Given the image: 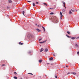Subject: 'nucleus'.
I'll use <instances>...</instances> for the list:
<instances>
[{
  "label": "nucleus",
  "instance_id": "f257e3e1",
  "mask_svg": "<svg viewBox=\"0 0 79 79\" xmlns=\"http://www.w3.org/2000/svg\"><path fill=\"white\" fill-rule=\"evenodd\" d=\"M53 22H54V23H58V20L57 18H55L53 20Z\"/></svg>",
  "mask_w": 79,
  "mask_h": 79
},
{
  "label": "nucleus",
  "instance_id": "f03ea898",
  "mask_svg": "<svg viewBox=\"0 0 79 79\" xmlns=\"http://www.w3.org/2000/svg\"><path fill=\"white\" fill-rule=\"evenodd\" d=\"M27 37L28 38H31V37H32V34H29L28 35Z\"/></svg>",
  "mask_w": 79,
  "mask_h": 79
},
{
  "label": "nucleus",
  "instance_id": "7ed1b4c3",
  "mask_svg": "<svg viewBox=\"0 0 79 79\" xmlns=\"http://www.w3.org/2000/svg\"><path fill=\"white\" fill-rule=\"evenodd\" d=\"M60 19H62V18H63V15H62V13L61 12H60Z\"/></svg>",
  "mask_w": 79,
  "mask_h": 79
},
{
  "label": "nucleus",
  "instance_id": "20e7f679",
  "mask_svg": "<svg viewBox=\"0 0 79 79\" xmlns=\"http://www.w3.org/2000/svg\"><path fill=\"white\" fill-rule=\"evenodd\" d=\"M46 41H47V40H46L43 42H40V44H44V43H45V42H46Z\"/></svg>",
  "mask_w": 79,
  "mask_h": 79
},
{
  "label": "nucleus",
  "instance_id": "39448f33",
  "mask_svg": "<svg viewBox=\"0 0 79 79\" xmlns=\"http://www.w3.org/2000/svg\"><path fill=\"white\" fill-rule=\"evenodd\" d=\"M36 31H37V32H40V30H39L38 29H37Z\"/></svg>",
  "mask_w": 79,
  "mask_h": 79
},
{
  "label": "nucleus",
  "instance_id": "423d86ee",
  "mask_svg": "<svg viewBox=\"0 0 79 79\" xmlns=\"http://www.w3.org/2000/svg\"><path fill=\"white\" fill-rule=\"evenodd\" d=\"M45 51L46 52H48V49L47 48H46L45 49Z\"/></svg>",
  "mask_w": 79,
  "mask_h": 79
},
{
  "label": "nucleus",
  "instance_id": "0eeeda50",
  "mask_svg": "<svg viewBox=\"0 0 79 79\" xmlns=\"http://www.w3.org/2000/svg\"><path fill=\"white\" fill-rule=\"evenodd\" d=\"M43 51H44V49L43 48H42L40 49V52H42Z\"/></svg>",
  "mask_w": 79,
  "mask_h": 79
},
{
  "label": "nucleus",
  "instance_id": "6e6552de",
  "mask_svg": "<svg viewBox=\"0 0 79 79\" xmlns=\"http://www.w3.org/2000/svg\"><path fill=\"white\" fill-rule=\"evenodd\" d=\"M42 27L44 30V32H45V27Z\"/></svg>",
  "mask_w": 79,
  "mask_h": 79
},
{
  "label": "nucleus",
  "instance_id": "1a4fd4ad",
  "mask_svg": "<svg viewBox=\"0 0 79 79\" xmlns=\"http://www.w3.org/2000/svg\"><path fill=\"white\" fill-rule=\"evenodd\" d=\"M53 59V57H51L49 58V60L50 61H51V60H52Z\"/></svg>",
  "mask_w": 79,
  "mask_h": 79
},
{
  "label": "nucleus",
  "instance_id": "9d476101",
  "mask_svg": "<svg viewBox=\"0 0 79 79\" xmlns=\"http://www.w3.org/2000/svg\"><path fill=\"white\" fill-rule=\"evenodd\" d=\"M62 3H63L64 6L65 7V2H64L63 1Z\"/></svg>",
  "mask_w": 79,
  "mask_h": 79
},
{
  "label": "nucleus",
  "instance_id": "9b49d317",
  "mask_svg": "<svg viewBox=\"0 0 79 79\" xmlns=\"http://www.w3.org/2000/svg\"><path fill=\"white\" fill-rule=\"evenodd\" d=\"M71 74H74V75H76V73H71Z\"/></svg>",
  "mask_w": 79,
  "mask_h": 79
},
{
  "label": "nucleus",
  "instance_id": "f8f14e48",
  "mask_svg": "<svg viewBox=\"0 0 79 79\" xmlns=\"http://www.w3.org/2000/svg\"><path fill=\"white\" fill-rule=\"evenodd\" d=\"M72 39H73V40H74V39H76V37H72L71 38Z\"/></svg>",
  "mask_w": 79,
  "mask_h": 79
},
{
  "label": "nucleus",
  "instance_id": "ddd939ff",
  "mask_svg": "<svg viewBox=\"0 0 79 79\" xmlns=\"http://www.w3.org/2000/svg\"><path fill=\"white\" fill-rule=\"evenodd\" d=\"M39 63H40L41 62H42V60H39Z\"/></svg>",
  "mask_w": 79,
  "mask_h": 79
},
{
  "label": "nucleus",
  "instance_id": "4468645a",
  "mask_svg": "<svg viewBox=\"0 0 79 79\" xmlns=\"http://www.w3.org/2000/svg\"><path fill=\"white\" fill-rule=\"evenodd\" d=\"M19 45H23V43H20V42H19Z\"/></svg>",
  "mask_w": 79,
  "mask_h": 79
},
{
  "label": "nucleus",
  "instance_id": "2eb2a0df",
  "mask_svg": "<svg viewBox=\"0 0 79 79\" xmlns=\"http://www.w3.org/2000/svg\"><path fill=\"white\" fill-rule=\"evenodd\" d=\"M67 33H68V34H69V35L71 34V33H70V32H69V31H67Z\"/></svg>",
  "mask_w": 79,
  "mask_h": 79
},
{
  "label": "nucleus",
  "instance_id": "dca6fc26",
  "mask_svg": "<svg viewBox=\"0 0 79 79\" xmlns=\"http://www.w3.org/2000/svg\"><path fill=\"white\" fill-rule=\"evenodd\" d=\"M9 3H12V1H11V0L9 1Z\"/></svg>",
  "mask_w": 79,
  "mask_h": 79
},
{
  "label": "nucleus",
  "instance_id": "f3484780",
  "mask_svg": "<svg viewBox=\"0 0 79 79\" xmlns=\"http://www.w3.org/2000/svg\"><path fill=\"white\" fill-rule=\"evenodd\" d=\"M14 78L15 79H18V77H16V76L14 77Z\"/></svg>",
  "mask_w": 79,
  "mask_h": 79
},
{
  "label": "nucleus",
  "instance_id": "a211bd4d",
  "mask_svg": "<svg viewBox=\"0 0 79 79\" xmlns=\"http://www.w3.org/2000/svg\"><path fill=\"white\" fill-rule=\"evenodd\" d=\"M69 14H72V12H71V11L69 10Z\"/></svg>",
  "mask_w": 79,
  "mask_h": 79
},
{
  "label": "nucleus",
  "instance_id": "6ab92c4d",
  "mask_svg": "<svg viewBox=\"0 0 79 79\" xmlns=\"http://www.w3.org/2000/svg\"><path fill=\"white\" fill-rule=\"evenodd\" d=\"M75 47H78V45L76 44H75Z\"/></svg>",
  "mask_w": 79,
  "mask_h": 79
},
{
  "label": "nucleus",
  "instance_id": "aec40b11",
  "mask_svg": "<svg viewBox=\"0 0 79 79\" xmlns=\"http://www.w3.org/2000/svg\"><path fill=\"white\" fill-rule=\"evenodd\" d=\"M44 5H46V6H47V4L45 3H44Z\"/></svg>",
  "mask_w": 79,
  "mask_h": 79
},
{
  "label": "nucleus",
  "instance_id": "412c9836",
  "mask_svg": "<svg viewBox=\"0 0 79 79\" xmlns=\"http://www.w3.org/2000/svg\"><path fill=\"white\" fill-rule=\"evenodd\" d=\"M23 15H24V11H23Z\"/></svg>",
  "mask_w": 79,
  "mask_h": 79
},
{
  "label": "nucleus",
  "instance_id": "4be33fe9",
  "mask_svg": "<svg viewBox=\"0 0 79 79\" xmlns=\"http://www.w3.org/2000/svg\"><path fill=\"white\" fill-rule=\"evenodd\" d=\"M28 74H31V75H33L31 73H29Z\"/></svg>",
  "mask_w": 79,
  "mask_h": 79
},
{
  "label": "nucleus",
  "instance_id": "5701e85b",
  "mask_svg": "<svg viewBox=\"0 0 79 79\" xmlns=\"http://www.w3.org/2000/svg\"><path fill=\"white\" fill-rule=\"evenodd\" d=\"M65 10L64 9H63L62 10V11H63V12H64L65 11Z\"/></svg>",
  "mask_w": 79,
  "mask_h": 79
},
{
  "label": "nucleus",
  "instance_id": "b1692460",
  "mask_svg": "<svg viewBox=\"0 0 79 79\" xmlns=\"http://www.w3.org/2000/svg\"><path fill=\"white\" fill-rule=\"evenodd\" d=\"M66 36H67V37H68L69 38L71 37H70V36H68V35H66Z\"/></svg>",
  "mask_w": 79,
  "mask_h": 79
},
{
  "label": "nucleus",
  "instance_id": "393cba45",
  "mask_svg": "<svg viewBox=\"0 0 79 79\" xmlns=\"http://www.w3.org/2000/svg\"><path fill=\"white\" fill-rule=\"evenodd\" d=\"M42 40V38L40 39L39 40V41H40V40Z\"/></svg>",
  "mask_w": 79,
  "mask_h": 79
},
{
  "label": "nucleus",
  "instance_id": "a878e982",
  "mask_svg": "<svg viewBox=\"0 0 79 79\" xmlns=\"http://www.w3.org/2000/svg\"><path fill=\"white\" fill-rule=\"evenodd\" d=\"M28 53L29 54H31V51H29V52H28Z\"/></svg>",
  "mask_w": 79,
  "mask_h": 79
},
{
  "label": "nucleus",
  "instance_id": "bb28decb",
  "mask_svg": "<svg viewBox=\"0 0 79 79\" xmlns=\"http://www.w3.org/2000/svg\"><path fill=\"white\" fill-rule=\"evenodd\" d=\"M50 15H53V13L51 12L50 13Z\"/></svg>",
  "mask_w": 79,
  "mask_h": 79
},
{
  "label": "nucleus",
  "instance_id": "cd10ccee",
  "mask_svg": "<svg viewBox=\"0 0 79 79\" xmlns=\"http://www.w3.org/2000/svg\"><path fill=\"white\" fill-rule=\"evenodd\" d=\"M71 10L73 12H74V10H73L72 9H71Z\"/></svg>",
  "mask_w": 79,
  "mask_h": 79
},
{
  "label": "nucleus",
  "instance_id": "c85d7f7f",
  "mask_svg": "<svg viewBox=\"0 0 79 79\" xmlns=\"http://www.w3.org/2000/svg\"><path fill=\"white\" fill-rule=\"evenodd\" d=\"M17 74V73H16V72H14V74Z\"/></svg>",
  "mask_w": 79,
  "mask_h": 79
},
{
  "label": "nucleus",
  "instance_id": "c756f323",
  "mask_svg": "<svg viewBox=\"0 0 79 79\" xmlns=\"http://www.w3.org/2000/svg\"><path fill=\"white\" fill-rule=\"evenodd\" d=\"M55 78H57V76L55 75Z\"/></svg>",
  "mask_w": 79,
  "mask_h": 79
},
{
  "label": "nucleus",
  "instance_id": "7c9ffc66",
  "mask_svg": "<svg viewBox=\"0 0 79 79\" xmlns=\"http://www.w3.org/2000/svg\"><path fill=\"white\" fill-rule=\"evenodd\" d=\"M33 6H35V3H33Z\"/></svg>",
  "mask_w": 79,
  "mask_h": 79
},
{
  "label": "nucleus",
  "instance_id": "2f4dec72",
  "mask_svg": "<svg viewBox=\"0 0 79 79\" xmlns=\"http://www.w3.org/2000/svg\"><path fill=\"white\" fill-rule=\"evenodd\" d=\"M36 4H39V2H36Z\"/></svg>",
  "mask_w": 79,
  "mask_h": 79
},
{
  "label": "nucleus",
  "instance_id": "473e14b6",
  "mask_svg": "<svg viewBox=\"0 0 79 79\" xmlns=\"http://www.w3.org/2000/svg\"><path fill=\"white\" fill-rule=\"evenodd\" d=\"M77 55H79V52H77Z\"/></svg>",
  "mask_w": 79,
  "mask_h": 79
},
{
  "label": "nucleus",
  "instance_id": "72a5a7b5",
  "mask_svg": "<svg viewBox=\"0 0 79 79\" xmlns=\"http://www.w3.org/2000/svg\"><path fill=\"white\" fill-rule=\"evenodd\" d=\"M69 74H70V73L69 72V73H68L67 74H68V75Z\"/></svg>",
  "mask_w": 79,
  "mask_h": 79
},
{
  "label": "nucleus",
  "instance_id": "f704fd0d",
  "mask_svg": "<svg viewBox=\"0 0 79 79\" xmlns=\"http://www.w3.org/2000/svg\"><path fill=\"white\" fill-rule=\"evenodd\" d=\"M27 2H31V1H27Z\"/></svg>",
  "mask_w": 79,
  "mask_h": 79
},
{
  "label": "nucleus",
  "instance_id": "c9c22d12",
  "mask_svg": "<svg viewBox=\"0 0 79 79\" xmlns=\"http://www.w3.org/2000/svg\"><path fill=\"white\" fill-rule=\"evenodd\" d=\"M5 65V64H3L2 65V66H4Z\"/></svg>",
  "mask_w": 79,
  "mask_h": 79
},
{
  "label": "nucleus",
  "instance_id": "e433bc0d",
  "mask_svg": "<svg viewBox=\"0 0 79 79\" xmlns=\"http://www.w3.org/2000/svg\"><path fill=\"white\" fill-rule=\"evenodd\" d=\"M53 55L54 56H55V54H54Z\"/></svg>",
  "mask_w": 79,
  "mask_h": 79
},
{
  "label": "nucleus",
  "instance_id": "4c0bfd02",
  "mask_svg": "<svg viewBox=\"0 0 79 79\" xmlns=\"http://www.w3.org/2000/svg\"><path fill=\"white\" fill-rule=\"evenodd\" d=\"M40 26L39 25H38V27H39Z\"/></svg>",
  "mask_w": 79,
  "mask_h": 79
},
{
  "label": "nucleus",
  "instance_id": "58836bf2",
  "mask_svg": "<svg viewBox=\"0 0 79 79\" xmlns=\"http://www.w3.org/2000/svg\"><path fill=\"white\" fill-rule=\"evenodd\" d=\"M65 7V9L66 8V6H65V7Z\"/></svg>",
  "mask_w": 79,
  "mask_h": 79
},
{
  "label": "nucleus",
  "instance_id": "ea45409f",
  "mask_svg": "<svg viewBox=\"0 0 79 79\" xmlns=\"http://www.w3.org/2000/svg\"><path fill=\"white\" fill-rule=\"evenodd\" d=\"M79 37H78L77 39H79Z\"/></svg>",
  "mask_w": 79,
  "mask_h": 79
},
{
  "label": "nucleus",
  "instance_id": "a19ab883",
  "mask_svg": "<svg viewBox=\"0 0 79 79\" xmlns=\"http://www.w3.org/2000/svg\"><path fill=\"white\" fill-rule=\"evenodd\" d=\"M35 25H36V26H37V24H36Z\"/></svg>",
  "mask_w": 79,
  "mask_h": 79
},
{
  "label": "nucleus",
  "instance_id": "79ce46f5",
  "mask_svg": "<svg viewBox=\"0 0 79 79\" xmlns=\"http://www.w3.org/2000/svg\"><path fill=\"white\" fill-rule=\"evenodd\" d=\"M7 8H9V7H7Z\"/></svg>",
  "mask_w": 79,
  "mask_h": 79
},
{
  "label": "nucleus",
  "instance_id": "37998d69",
  "mask_svg": "<svg viewBox=\"0 0 79 79\" xmlns=\"http://www.w3.org/2000/svg\"><path fill=\"white\" fill-rule=\"evenodd\" d=\"M47 64H49V63H48Z\"/></svg>",
  "mask_w": 79,
  "mask_h": 79
},
{
  "label": "nucleus",
  "instance_id": "c03bdc74",
  "mask_svg": "<svg viewBox=\"0 0 79 79\" xmlns=\"http://www.w3.org/2000/svg\"><path fill=\"white\" fill-rule=\"evenodd\" d=\"M76 11H77V10H76Z\"/></svg>",
  "mask_w": 79,
  "mask_h": 79
},
{
  "label": "nucleus",
  "instance_id": "a18cd8bd",
  "mask_svg": "<svg viewBox=\"0 0 79 79\" xmlns=\"http://www.w3.org/2000/svg\"><path fill=\"white\" fill-rule=\"evenodd\" d=\"M66 67L67 68V67H68V66H67Z\"/></svg>",
  "mask_w": 79,
  "mask_h": 79
},
{
  "label": "nucleus",
  "instance_id": "49530a36",
  "mask_svg": "<svg viewBox=\"0 0 79 79\" xmlns=\"http://www.w3.org/2000/svg\"><path fill=\"white\" fill-rule=\"evenodd\" d=\"M21 79H23V78H21Z\"/></svg>",
  "mask_w": 79,
  "mask_h": 79
},
{
  "label": "nucleus",
  "instance_id": "de8ad7c7",
  "mask_svg": "<svg viewBox=\"0 0 79 79\" xmlns=\"http://www.w3.org/2000/svg\"><path fill=\"white\" fill-rule=\"evenodd\" d=\"M50 9H52V8H50Z\"/></svg>",
  "mask_w": 79,
  "mask_h": 79
},
{
  "label": "nucleus",
  "instance_id": "09e8293b",
  "mask_svg": "<svg viewBox=\"0 0 79 79\" xmlns=\"http://www.w3.org/2000/svg\"><path fill=\"white\" fill-rule=\"evenodd\" d=\"M7 16H8V15H7Z\"/></svg>",
  "mask_w": 79,
  "mask_h": 79
}]
</instances>
